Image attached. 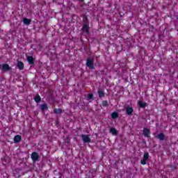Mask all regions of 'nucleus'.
I'll use <instances>...</instances> for the list:
<instances>
[{"label":"nucleus","instance_id":"obj_23","mask_svg":"<svg viewBox=\"0 0 178 178\" xmlns=\"http://www.w3.org/2000/svg\"><path fill=\"white\" fill-rule=\"evenodd\" d=\"M141 165H146L147 164V160H141L140 161Z\"/></svg>","mask_w":178,"mask_h":178},{"label":"nucleus","instance_id":"obj_6","mask_svg":"<svg viewBox=\"0 0 178 178\" xmlns=\"http://www.w3.org/2000/svg\"><path fill=\"white\" fill-rule=\"evenodd\" d=\"M90 26L88 25V22H86L82 27V31L83 33H86V34H88L90 33Z\"/></svg>","mask_w":178,"mask_h":178},{"label":"nucleus","instance_id":"obj_4","mask_svg":"<svg viewBox=\"0 0 178 178\" xmlns=\"http://www.w3.org/2000/svg\"><path fill=\"white\" fill-rule=\"evenodd\" d=\"M155 138H158V140H160V141H165V134L163 133H160L158 135H156L155 134H153Z\"/></svg>","mask_w":178,"mask_h":178},{"label":"nucleus","instance_id":"obj_1","mask_svg":"<svg viewBox=\"0 0 178 178\" xmlns=\"http://www.w3.org/2000/svg\"><path fill=\"white\" fill-rule=\"evenodd\" d=\"M87 67H89V69H91L92 70H94L95 67H94V59L92 58H88L86 60V63Z\"/></svg>","mask_w":178,"mask_h":178},{"label":"nucleus","instance_id":"obj_3","mask_svg":"<svg viewBox=\"0 0 178 178\" xmlns=\"http://www.w3.org/2000/svg\"><path fill=\"white\" fill-rule=\"evenodd\" d=\"M143 136L147 138H151V131L147 127L143 128Z\"/></svg>","mask_w":178,"mask_h":178},{"label":"nucleus","instance_id":"obj_16","mask_svg":"<svg viewBox=\"0 0 178 178\" xmlns=\"http://www.w3.org/2000/svg\"><path fill=\"white\" fill-rule=\"evenodd\" d=\"M34 101H35V102H36L37 104H39V102H41V97H40V95H37L34 97Z\"/></svg>","mask_w":178,"mask_h":178},{"label":"nucleus","instance_id":"obj_8","mask_svg":"<svg viewBox=\"0 0 178 178\" xmlns=\"http://www.w3.org/2000/svg\"><path fill=\"white\" fill-rule=\"evenodd\" d=\"M133 112H134V110L132 108V107L127 106L126 108V113L128 115V116H131L133 115Z\"/></svg>","mask_w":178,"mask_h":178},{"label":"nucleus","instance_id":"obj_7","mask_svg":"<svg viewBox=\"0 0 178 178\" xmlns=\"http://www.w3.org/2000/svg\"><path fill=\"white\" fill-rule=\"evenodd\" d=\"M81 138L83 143H91V138L88 135H81Z\"/></svg>","mask_w":178,"mask_h":178},{"label":"nucleus","instance_id":"obj_9","mask_svg":"<svg viewBox=\"0 0 178 178\" xmlns=\"http://www.w3.org/2000/svg\"><path fill=\"white\" fill-rule=\"evenodd\" d=\"M17 66L19 70H23V69H24V64L22 61L18 60L17 63Z\"/></svg>","mask_w":178,"mask_h":178},{"label":"nucleus","instance_id":"obj_25","mask_svg":"<svg viewBox=\"0 0 178 178\" xmlns=\"http://www.w3.org/2000/svg\"><path fill=\"white\" fill-rule=\"evenodd\" d=\"M60 175V178L62 177V174H60V172H59Z\"/></svg>","mask_w":178,"mask_h":178},{"label":"nucleus","instance_id":"obj_20","mask_svg":"<svg viewBox=\"0 0 178 178\" xmlns=\"http://www.w3.org/2000/svg\"><path fill=\"white\" fill-rule=\"evenodd\" d=\"M149 158V154H148V152L145 153L143 155V159L145 161H148V159Z\"/></svg>","mask_w":178,"mask_h":178},{"label":"nucleus","instance_id":"obj_13","mask_svg":"<svg viewBox=\"0 0 178 178\" xmlns=\"http://www.w3.org/2000/svg\"><path fill=\"white\" fill-rule=\"evenodd\" d=\"M40 109L42 112H44V111H48V104H43L40 106Z\"/></svg>","mask_w":178,"mask_h":178},{"label":"nucleus","instance_id":"obj_2","mask_svg":"<svg viewBox=\"0 0 178 178\" xmlns=\"http://www.w3.org/2000/svg\"><path fill=\"white\" fill-rule=\"evenodd\" d=\"M1 72H3V73H6V72H9L10 70H12V67L10 66H9V64L8 63H4L1 65Z\"/></svg>","mask_w":178,"mask_h":178},{"label":"nucleus","instance_id":"obj_17","mask_svg":"<svg viewBox=\"0 0 178 178\" xmlns=\"http://www.w3.org/2000/svg\"><path fill=\"white\" fill-rule=\"evenodd\" d=\"M110 133H111L113 136H118V131L115 128H111Z\"/></svg>","mask_w":178,"mask_h":178},{"label":"nucleus","instance_id":"obj_5","mask_svg":"<svg viewBox=\"0 0 178 178\" xmlns=\"http://www.w3.org/2000/svg\"><path fill=\"white\" fill-rule=\"evenodd\" d=\"M31 158L33 162H37V161H38V159L40 158V155H38V153L33 152L31 155Z\"/></svg>","mask_w":178,"mask_h":178},{"label":"nucleus","instance_id":"obj_22","mask_svg":"<svg viewBox=\"0 0 178 178\" xmlns=\"http://www.w3.org/2000/svg\"><path fill=\"white\" fill-rule=\"evenodd\" d=\"M103 106H108V101H103L102 102Z\"/></svg>","mask_w":178,"mask_h":178},{"label":"nucleus","instance_id":"obj_15","mask_svg":"<svg viewBox=\"0 0 178 178\" xmlns=\"http://www.w3.org/2000/svg\"><path fill=\"white\" fill-rule=\"evenodd\" d=\"M54 113H55L56 115H61L62 108H54Z\"/></svg>","mask_w":178,"mask_h":178},{"label":"nucleus","instance_id":"obj_10","mask_svg":"<svg viewBox=\"0 0 178 178\" xmlns=\"http://www.w3.org/2000/svg\"><path fill=\"white\" fill-rule=\"evenodd\" d=\"M27 61L29 63V65H34V57L31 56H27Z\"/></svg>","mask_w":178,"mask_h":178},{"label":"nucleus","instance_id":"obj_18","mask_svg":"<svg viewBox=\"0 0 178 178\" xmlns=\"http://www.w3.org/2000/svg\"><path fill=\"white\" fill-rule=\"evenodd\" d=\"M111 118H112V119H117V118H119V113H118V112L112 113Z\"/></svg>","mask_w":178,"mask_h":178},{"label":"nucleus","instance_id":"obj_19","mask_svg":"<svg viewBox=\"0 0 178 178\" xmlns=\"http://www.w3.org/2000/svg\"><path fill=\"white\" fill-rule=\"evenodd\" d=\"M97 92L100 98L105 97V93L102 90H99Z\"/></svg>","mask_w":178,"mask_h":178},{"label":"nucleus","instance_id":"obj_26","mask_svg":"<svg viewBox=\"0 0 178 178\" xmlns=\"http://www.w3.org/2000/svg\"><path fill=\"white\" fill-rule=\"evenodd\" d=\"M85 19H87V17H84Z\"/></svg>","mask_w":178,"mask_h":178},{"label":"nucleus","instance_id":"obj_24","mask_svg":"<svg viewBox=\"0 0 178 178\" xmlns=\"http://www.w3.org/2000/svg\"><path fill=\"white\" fill-rule=\"evenodd\" d=\"M2 68V65L0 64V70H1Z\"/></svg>","mask_w":178,"mask_h":178},{"label":"nucleus","instance_id":"obj_11","mask_svg":"<svg viewBox=\"0 0 178 178\" xmlns=\"http://www.w3.org/2000/svg\"><path fill=\"white\" fill-rule=\"evenodd\" d=\"M138 105L139 107L143 108H145L146 106H147V102H141V100H139L138 102Z\"/></svg>","mask_w":178,"mask_h":178},{"label":"nucleus","instance_id":"obj_14","mask_svg":"<svg viewBox=\"0 0 178 178\" xmlns=\"http://www.w3.org/2000/svg\"><path fill=\"white\" fill-rule=\"evenodd\" d=\"M15 143H20L22 141V136L20 135H17L14 137Z\"/></svg>","mask_w":178,"mask_h":178},{"label":"nucleus","instance_id":"obj_21","mask_svg":"<svg viewBox=\"0 0 178 178\" xmlns=\"http://www.w3.org/2000/svg\"><path fill=\"white\" fill-rule=\"evenodd\" d=\"M90 99H94V95L93 94H88V101H90Z\"/></svg>","mask_w":178,"mask_h":178},{"label":"nucleus","instance_id":"obj_12","mask_svg":"<svg viewBox=\"0 0 178 178\" xmlns=\"http://www.w3.org/2000/svg\"><path fill=\"white\" fill-rule=\"evenodd\" d=\"M23 23L24 24H26V26H29L31 24V19L29 18H24Z\"/></svg>","mask_w":178,"mask_h":178}]
</instances>
